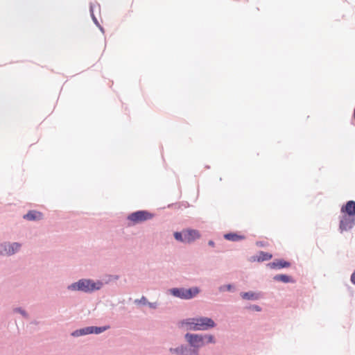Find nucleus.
<instances>
[{"instance_id": "f257e3e1", "label": "nucleus", "mask_w": 355, "mask_h": 355, "mask_svg": "<svg viewBox=\"0 0 355 355\" xmlns=\"http://www.w3.org/2000/svg\"><path fill=\"white\" fill-rule=\"evenodd\" d=\"M185 338L189 345L196 350L193 351L194 354H198V349L203 347L206 344L215 343V338L211 334L200 335L194 334H187Z\"/></svg>"}, {"instance_id": "f03ea898", "label": "nucleus", "mask_w": 355, "mask_h": 355, "mask_svg": "<svg viewBox=\"0 0 355 355\" xmlns=\"http://www.w3.org/2000/svg\"><path fill=\"white\" fill-rule=\"evenodd\" d=\"M101 286L102 283L100 282H94L89 279H80L78 282L70 285L69 288L74 291L89 292L94 290H98Z\"/></svg>"}, {"instance_id": "7ed1b4c3", "label": "nucleus", "mask_w": 355, "mask_h": 355, "mask_svg": "<svg viewBox=\"0 0 355 355\" xmlns=\"http://www.w3.org/2000/svg\"><path fill=\"white\" fill-rule=\"evenodd\" d=\"M170 293L173 295L181 299L189 300L197 295L199 293V289L197 287H193L189 289L172 288L170 290Z\"/></svg>"}, {"instance_id": "20e7f679", "label": "nucleus", "mask_w": 355, "mask_h": 355, "mask_svg": "<svg viewBox=\"0 0 355 355\" xmlns=\"http://www.w3.org/2000/svg\"><path fill=\"white\" fill-rule=\"evenodd\" d=\"M153 216V215L147 211H138L130 214L128 219L132 225H135L150 220Z\"/></svg>"}, {"instance_id": "39448f33", "label": "nucleus", "mask_w": 355, "mask_h": 355, "mask_svg": "<svg viewBox=\"0 0 355 355\" xmlns=\"http://www.w3.org/2000/svg\"><path fill=\"white\" fill-rule=\"evenodd\" d=\"M215 327V322L213 320L206 317L196 318V326L192 328L193 331L207 330L209 328Z\"/></svg>"}, {"instance_id": "423d86ee", "label": "nucleus", "mask_w": 355, "mask_h": 355, "mask_svg": "<svg viewBox=\"0 0 355 355\" xmlns=\"http://www.w3.org/2000/svg\"><path fill=\"white\" fill-rule=\"evenodd\" d=\"M355 224V217L351 216L343 215L340 220L339 230L341 233L349 231Z\"/></svg>"}, {"instance_id": "0eeeda50", "label": "nucleus", "mask_w": 355, "mask_h": 355, "mask_svg": "<svg viewBox=\"0 0 355 355\" xmlns=\"http://www.w3.org/2000/svg\"><path fill=\"white\" fill-rule=\"evenodd\" d=\"M20 248L18 243H3L0 245V254L2 255H11Z\"/></svg>"}, {"instance_id": "6e6552de", "label": "nucleus", "mask_w": 355, "mask_h": 355, "mask_svg": "<svg viewBox=\"0 0 355 355\" xmlns=\"http://www.w3.org/2000/svg\"><path fill=\"white\" fill-rule=\"evenodd\" d=\"M184 242L191 243L200 237V234L196 230H187L183 231Z\"/></svg>"}, {"instance_id": "1a4fd4ad", "label": "nucleus", "mask_w": 355, "mask_h": 355, "mask_svg": "<svg viewBox=\"0 0 355 355\" xmlns=\"http://www.w3.org/2000/svg\"><path fill=\"white\" fill-rule=\"evenodd\" d=\"M341 212L344 215L355 217V202L350 200L341 208Z\"/></svg>"}, {"instance_id": "9d476101", "label": "nucleus", "mask_w": 355, "mask_h": 355, "mask_svg": "<svg viewBox=\"0 0 355 355\" xmlns=\"http://www.w3.org/2000/svg\"><path fill=\"white\" fill-rule=\"evenodd\" d=\"M24 218L28 220H38L42 218V214L37 211H30Z\"/></svg>"}, {"instance_id": "9b49d317", "label": "nucleus", "mask_w": 355, "mask_h": 355, "mask_svg": "<svg viewBox=\"0 0 355 355\" xmlns=\"http://www.w3.org/2000/svg\"><path fill=\"white\" fill-rule=\"evenodd\" d=\"M289 266H290V263L288 262L283 261V260H277L276 261H273L268 264V266L270 268H286V267H288Z\"/></svg>"}, {"instance_id": "f8f14e48", "label": "nucleus", "mask_w": 355, "mask_h": 355, "mask_svg": "<svg viewBox=\"0 0 355 355\" xmlns=\"http://www.w3.org/2000/svg\"><path fill=\"white\" fill-rule=\"evenodd\" d=\"M187 347L184 345L179 346L176 348L170 349L171 353L175 354L177 355H187Z\"/></svg>"}, {"instance_id": "ddd939ff", "label": "nucleus", "mask_w": 355, "mask_h": 355, "mask_svg": "<svg viewBox=\"0 0 355 355\" xmlns=\"http://www.w3.org/2000/svg\"><path fill=\"white\" fill-rule=\"evenodd\" d=\"M225 239L232 241H237L240 240H243L245 239V236L237 234L236 233H229L224 235Z\"/></svg>"}, {"instance_id": "4468645a", "label": "nucleus", "mask_w": 355, "mask_h": 355, "mask_svg": "<svg viewBox=\"0 0 355 355\" xmlns=\"http://www.w3.org/2000/svg\"><path fill=\"white\" fill-rule=\"evenodd\" d=\"M93 331V328L92 327H85V328H83V329H79V330H76L75 331H73L71 335L73 336H83V335H87V334H92Z\"/></svg>"}, {"instance_id": "2eb2a0df", "label": "nucleus", "mask_w": 355, "mask_h": 355, "mask_svg": "<svg viewBox=\"0 0 355 355\" xmlns=\"http://www.w3.org/2000/svg\"><path fill=\"white\" fill-rule=\"evenodd\" d=\"M196 318H188L185 320L182 321V325H187L188 329L190 330H193L192 328L193 326H196Z\"/></svg>"}, {"instance_id": "dca6fc26", "label": "nucleus", "mask_w": 355, "mask_h": 355, "mask_svg": "<svg viewBox=\"0 0 355 355\" xmlns=\"http://www.w3.org/2000/svg\"><path fill=\"white\" fill-rule=\"evenodd\" d=\"M272 254L268 252H260L257 260L258 261H268L270 260L272 258Z\"/></svg>"}, {"instance_id": "f3484780", "label": "nucleus", "mask_w": 355, "mask_h": 355, "mask_svg": "<svg viewBox=\"0 0 355 355\" xmlns=\"http://www.w3.org/2000/svg\"><path fill=\"white\" fill-rule=\"evenodd\" d=\"M274 279L277 281H280L284 283H288L292 282V278L290 276L286 275H278L274 277Z\"/></svg>"}, {"instance_id": "a211bd4d", "label": "nucleus", "mask_w": 355, "mask_h": 355, "mask_svg": "<svg viewBox=\"0 0 355 355\" xmlns=\"http://www.w3.org/2000/svg\"><path fill=\"white\" fill-rule=\"evenodd\" d=\"M241 297L245 300H257L258 295L253 292L242 293Z\"/></svg>"}, {"instance_id": "6ab92c4d", "label": "nucleus", "mask_w": 355, "mask_h": 355, "mask_svg": "<svg viewBox=\"0 0 355 355\" xmlns=\"http://www.w3.org/2000/svg\"><path fill=\"white\" fill-rule=\"evenodd\" d=\"M92 327L93 328V331H92V334H96L102 333L109 328V327Z\"/></svg>"}, {"instance_id": "aec40b11", "label": "nucleus", "mask_w": 355, "mask_h": 355, "mask_svg": "<svg viewBox=\"0 0 355 355\" xmlns=\"http://www.w3.org/2000/svg\"><path fill=\"white\" fill-rule=\"evenodd\" d=\"M174 236L176 240L178 241H183L184 242V236H183V232L182 233H180V232H175L174 234Z\"/></svg>"}, {"instance_id": "412c9836", "label": "nucleus", "mask_w": 355, "mask_h": 355, "mask_svg": "<svg viewBox=\"0 0 355 355\" xmlns=\"http://www.w3.org/2000/svg\"><path fill=\"white\" fill-rule=\"evenodd\" d=\"M351 281L354 284H355V271L352 273L351 276Z\"/></svg>"}, {"instance_id": "4be33fe9", "label": "nucleus", "mask_w": 355, "mask_h": 355, "mask_svg": "<svg viewBox=\"0 0 355 355\" xmlns=\"http://www.w3.org/2000/svg\"><path fill=\"white\" fill-rule=\"evenodd\" d=\"M252 309L254 311H261V308L257 305H254L252 306Z\"/></svg>"}, {"instance_id": "5701e85b", "label": "nucleus", "mask_w": 355, "mask_h": 355, "mask_svg": "<svg viewBox=\"0 0 355 355\" xmlns=\"http://www.w3.org/2000/svg\"><path fill=\"white\" fill-rule=\"evenodd\" d=\"M209 245L211 246H214V241H209Z\"/></svg>"}, {"instance_id": "b1692460", "label": "nucleus", "mask_w": 355, "mask_h": 355, "mask_svg": "<svg viewBox=\"0 0 355 355\" xmlns=\"http://www.w3.org/2000/svg\"><path fill=\"white\" fill-rule=\"evenodd\" d=\"M226 287H227V290H230V288H231V285H227V286H226Z\"/></svg>"}]
</instances>
